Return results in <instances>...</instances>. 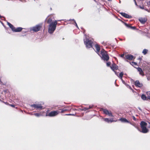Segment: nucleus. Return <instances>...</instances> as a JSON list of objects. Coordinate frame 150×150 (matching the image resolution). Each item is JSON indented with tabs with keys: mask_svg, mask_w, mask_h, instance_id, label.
<instances>
[{
	"mask_svg": "<svg viewBox=\"0 0 150 150\" xmlns=\"http://www.w3.org/2000/svg\"><path fill=\"white\" fill-rule=\"evenodd\" d=\"M57 24V21L55 20L54 22L49 24L48 27V32L49 33L51 34L54 32L56 29Z\"/></svg>",
	"mask_w": 150,
	"mask_h": 150,
	"instance_id": "nucleus-1",
	"label": "nucleus"
},
{
	"mask_svg": "<svg viewBox=\"0 0 150 150\" xmlns=\"http://www.w3.org/2000/svg\"><path fill=\"white\" fill-rule=\"evenodd\" d=\"M140 125L142 129V130L141 131L139 129V130H138L140 132H142L144 133H146L148 132L149 130L148 129L146 128V126L147 125V123H146L143 121H142L141 122ZM138 127L139 129V128Z\"/></svg>",
	"mask_w": 150,
	"mask_h": 150,
	"instance_id": "nucleus-2",
	"label": "nucleus"
},
{
	"mask_svg": "<svg viewBox=\"0 0 150 150\" xmlns=\"http://www.w3.org/2000/svg\"><path fill=\"white\" fill-rule=\"evenodd\" d=\"M101 56L99 55L101 57L102 59L104 61H107L109 59V56L107 54L106 52L104 50H102L100 51Z\"/></svg>",
	"mask_w": 150,
	"mask_h": 150,
	"instance_id": "nucleus-3",
	"label": "nucleus"
},
{
	"mask_svg": "<svg viewBox=\"0 0 150 150\" xmlns=\"http://www.w3.org/2000/svg\"><path fill=\"white\" fill-rule=\"evenodd\" d=\"M84 42L87 48H90L92 47L93 41L89 40L88 38H87L86 36H85V38H84Z\"/></svg>",
	"mask_w": 150,
	"mask_h": 150,
	"instance_id": "nucleus-4",
	"label": "nucleus"
},
{
	"mask_svg": "<svg viewBox=\"0 0 150 150\" xmlns=\"http://www.w3.org/2000/svg\"><path fill=\"white\" fill-rule=\"evenodd\" d=\"M119 120H120L121 122H127V123H129L130 124L134 126V127H136V128H137L138 130H139V128L136 124L135 125L134 124H132V123H131V122H130L126 118H123V117L121 118Z\"/></svg>",
	"mask_w": 150,
	"mask_h": 150,
	"instance_id": "nucleus-5",
	"label": "nucleus"
},
{
	"mask_svg": "<svg viewBox=\"0 0 150 150\" xmlns=\"http://www.w3.org/2000/svg\"><path fill=\"white\" fill-rule=\"evenodd\" d=\"M59 111H51L49 114H47L46 115V116H49L50 117H54L57 115L59 113Z\"/></svg>",
	"mask_w": 150,
	"mask_h": 150,
	"instance_id": "nucleus-6",
	"label": "nucleus"
},
{
	"mask_svg": "<svg viewBox=\"0 0 150 150\" xmlns=\"http://www.w3.org/2000/svg\"><path fill=\"white\" fill-rule=\"evenodd\" d=\"M30 106L31 107L36 109H39L40 110H41L42 109V106L41 105V104H35L31 105Z\"/></svg>",
	"mask_w": 150,
	"mask_h": 150,
	"instance_id": "nucleus-7",
	"label": "nucleus"
},
{
	"mask_svg": "<svg viewBox=\"0 0 150 150\" xmlns=\"http://www.w3.org/2000/svg\"><path fill=\"white\" fill-rule=\"evenodd\" d=\"M41 27V25H38L35 26L33 27L32 28V30L35 32H38L39 31Z\"/></svg>",
	"mask_w": 150,
	"mask_h": 150,
	"instance_id": "nucleus-8",
	"label": "nucleus"
},
{
	"mask_svg": "<svg viewBox=\"0 0 150 150\" xmlns=\"http://www.w3.org/2000/svg\"><path fill=\"white\" fill-rule=\"evenodd\" d=\"M110 68L112 70L115 71V70H117L118 69V67L115 64H112L111 66H110Z\"/></svg>",
	"mask_w": 150,
	"mask_h": 150,
	"instance_id": "nucleus-9",
	"label": "nucleus"
},
{
	"mask_svg": "<svg viewBox=\"0 0 150 150\" xmlns=\"http://www.w3.org/2000/svg\"><path fill=\"white\" fill-rule=\"evenodd\" d=\"M120 14L126 18H130L132 17V16H131L127 14L124 13H120Z\"/></svg>",
	"mask_w": 150,
	"mask_h": 150,
	"instance_id": "nucleus-10",
	"label": "nucleus"
},
{
	"mask_svg": "<svg viewBox=\"0 0 150 150\" xmlns=\"http://www.w3.org/2000/svg\"><path fill=\"white\" fill-rule=\"evenodd\" d=\"M126 58L127 59L131 60L134 58V56L131 54H128L125 56Z\"/></svg>",
	"mask_w": 150,
	"mask_h": 150,
	"instance_id": "nucleus-11",
	"label": "nucleus"
},
{
	"mask_svg": "<svg viewBox=\"0 0 150 150\" xmlns=\"http://www.w3.org/2000/svg\"><path fill=\"white\" fill-rule=\"evenodd\" d=\"M140 22L142 23H144L147 21L146 19L145 18H141L139 19Z\"/></svg>",
	"mask_w": 150,
	"mask_h": 150,
	"instance_id": "nucleus-12",
	"label": "nucleus"
},
{
	"mask_svg": "<svg viewBox=\"0 0 150 150\" xmlns=\"http://www.w3.org/2000/svg\"><path fill=\"white\" fill-rule=\"evenodd\" d=\"M95 47L96 50V52L99 55H100L99 52L100 49L99 46L98 44H96Z\"/></svg>",
	"mask_w": 150,
	"mask_h": 150,
	"instance_id": "nucleus-13",
	"label": "nucleus"
},
{
	"mask_svg": "<svg viewBox=\"0 0 150 150\" xmlns=\"http://www.w3.org/2000/svg\"><path fill=\"white\" fill-rule=\"evenodd\" d=\"M135 85L136 86H137L139 87H140L143 86L142 84L141 83L138 81H136Z\"/></svg>",
	"mask_w": 150,
	"mask_h": 150,
	"instance_id": "nucleus-14",
	"label": "nucleus"
},
{
	"mask_svg": "<svg viewBox=\"0 0 150 150\" xmlns=\"http://www.w3.org/2000/svg\"><path fill=\"white\" fill-rule=\"evenodd\" d=\"M22 29V28L21 27H18L16 28H15L14 29L13 31L14 32H19L21 31Z\"/></svg>",
	"mask_w": 150,
	"mask_h": 150,
	"instance_id": "nucleus-15",
	"label": "nucleus"
},
{
	"mask_svg": "<svg viewBox=\"0 0 150 150\" xmlns=\"http://www.w3.org/2000/svg\"><path fill=\"white\" fill-rule=\"evenodd\" d=\"M93 107V105H91L89 106L88 107H84L83 108L82 110H84L85 111L89 109H91V108H92Z\"/></svg>",
	"mask_w": 150,
	"mask_h": 150,
	"instance_id": "nucleus-16",
	"label": "nucleus"
},
{
	"mask_svg": "<svg viewBox=\"0 0 150 150\" xmlns=\"http://www.w3.org/2000/svg\"><path fill=\"white\" fill-rule=\"evenodd\" d=\"M52 16H51L48 19L47 22L49 24H50L51 23L53 22H52Z\"/></svg>",
	"mask_w": 150,
	"mask_h": 150,
	"instance_id": "nucleus-17",
	"label": "nucleus"
},
{
	"mask_svg": "<svg viewBox=\"0 0 150 150\" xmlns=\"http://www.w3.org/2000/svg\"><path fill=\"white\" fill-rule=\"evenodd\" d=\"M8 25L9 26V27L11 28L12 30L13 31L14 29H15V28L14 27L13 25L11 24L10 23L7 22V23Z\"/></svg>",
	"mask_w": 150,
	"mask_h": 150,
	"instance_id": "nucleus-18",
	"label": "nucleus"
},
{
	"mask_svg": "<svg viewBox=\"0 0 150 150\" xmlns=\"http://www.w3.org/2000/svg\"><path fill=\"white\" fill-rule=\"evenodd\" d=\"M141 98L143 100H147L148 98H147L146 96L144 94H142L141 96Z\"/></svg>",
	"mask_w": 150,
	"mask_h": 150,
	"instance_id": "nucleus-19",
	"label": "nucleus"
},
{
	"mask_svg": "<svg viewBox=\"0 0 150 150\" xmlns=\"http://www.w3.org/2000/svg\"><path fill=\"white\" fill-rule=\"evenodd\" d=\"M137 70L138 71H139V74H140L142 75L143 74V72L141 68H138L137 69Z\"/></svg>",
	"mask_w": 150,
	"mask_h": 150,
	"instance_id": "nucleus-20",
	"label": "nucleus"
},
{
	"mask_svg": "<svg viewBox=\"0 0 150 150\" xmlns=\"http://www.w3.org/2000/svg\"><path fill=\"white\" fill-rule=\"evenodd\" d=\"M123 73L122 72H121L119 74V75H118V76L121 79H122V77L123 75Z\"/></svg>",
	"mask_w": 150,
	"mask_h": 150,
	"instance_id": "nucleus-21",
	"label": "nucleus"
},
{
	"mask_svg": "<svg viewBox=\"0 0 150 150\" xmlns=\"http://www.w3.org/2000/svg\"><path fill=\"white\" fill-rule=\"evenodd\" d=\"M37 117H39L42 115V114L39 113H35L33 114Z\"/></svg>",
	"mask_w": 150,
	"mask_h": 150,
	"instance_id": "nucleus-22",
	"label": "nucleus"
},
{
	"mask_svg": "<svg viewBox=\"0 0 150 150\" xmlns=\"http://www.w3.org/2000/svg\"><path fill=\"white\" fill-rule=\"evenodd\" d=\"M69 20H72V21H74V23H72V24L75 25L76 27L77 28H79V27L77 25L74 19H73L72 20L70 19Z\"/></svg>",
	"mask_w": 150,
	"mask_h": 150,
	"instance_id": "nucleus-23",
	"label": "nucleus"
},
{
	"mask_svg": "<svg viewBox=\"0 0 150 150\" xmlns=\"http://www.w3.org/2000/svg\"><path fill=\"white\" fill-rule=\"evenodd\" d=\"M60 110H61V111L59 112V113L60 112L63 113V112H64L65 111L68 110L67 109H65V108L62 109H61Z\"/></svg>",
	"mask_w": 150,
	"mask_h": 150,
	"instance_id": "nucleus-24",
	"label": "nucleus"
},
{
	"mask_svg": "<svg viewBox=\"0 0 150 150\" xmlns=\"http://www.w3.org/2000/svg\"><path fill=\"white\" fill-rule=\"evenodd\" d=\"M103 113L105 114H107L108 112L109 111L107 109H103Z\"/></svg>",
	"mask_w": 150,
	"mask_h": 150,
	"instance_id": "nucleus-25",
	"label": "nucleus"
},
{
	"mask_svg": "<svg viewBox=\"0 0 150 150\" xmlns=\"http://www.w3.org/2000/svg\"><path fill=\"white\" fill-rule=\"evenodd\" d=\"M148 52V50L146 49H144L143 51H142V53H143L144 54H146V53H147Z\"/></svg>",
	"mask_w": 150,
	"mask_h": 150,
	"instance_id": "nucleus-26",
	"label": "nucleus"
},
{
	"mask_svg": "<svg viewBox=\"0 0 150 150\" xmlns=\"http://www.w3.org/2000/svg\"><path fill=\"white\" fill-rule=\"evenodd\" d=\"M108 115L109 116L113 117V115H112L111 112L109 111L106 114Z\"/></svg>",
	"mask_w": 150,
	"mask_h": 150,
	"instance_id": "nucleus-27",
	"label": "nucleus"
},
{
	"mask_svg": "<svg viewBox=\"0 0 150 150\" xmlns=\"http://www.w3.org/2000/svg\"><path fill=\"white\" fill-rule=\"evenodd\" d=\"M125 25L128 28H130L131 25H130L129 24H127L125 23H124Z\"/></svg>",
	"mask_w": 150,
	"mask_h": 150,
	"instance_id": "nucleus-28",
	"label": "nucleus"
},
{
	"mask_svg": "<svg viewBox=\"0 0 150 150\" xmlns=\"http://www.w3.org/2000/svg\"><path fill=\"white\" fill-rule=\"evenodd\" d=\"M104 120L105 122H107L108 123H109L110 122V120L108 118H105L104 119Z\"/></svg>",
	"mask_w": 150,
	"mask_h": 150,
	"instance_id": "nucleus-29",
	"label": "nucleus"
},
{
	"mask_svg": "<svg viewBox=\"0 0 150 150\" xmlns=\"http://www.w3.org/2000/svg\"><path fill=\"white\" fill-rule=\"evenodd\" d=\"M130 63L133 66H134V65H137V63L135 62H132L131 63L130 62Z\"/></svg>",
	"mask_w": 150,
	"mask_h": 150,
	"instance_id": "nucleus-30",
	"label": "nucleus"
},
{
	"mask_svg": "<svg viewBox=\"0 0 150 150\" xmlns=\"http://www.w3.org/2000/svg\"><path fill=\"white\" fill-rule=\"evenodd\" d=\"M106 64H107V66L108 67H109V66H110L111 63L110 62H108Z\"/></svg>",
	"mask_w": 150,
	"mask_h": 150,
	"instance_id": "nucleus-31",
	"label": "nucleus"
},
{
	"mask_svg": "<svg viewBox=\"0 0 150 150\" xmlns=\"http://www.w3.org/2000/svg\"><path fill=\"white\" fill-rule=\"evenodd\" d=\"M132 30H135L136 29V27L135 26H131L130 28Z\"/></svg>",
	"mask_w": 150,
	"mask_h": 150,
	"instance_id": "nucleus-32",
	"label": "nucleus"
},
{
	"mask_svg": "<svg viewBox=\"0 0 150 150\" xmlns=\"http://www.w3.org/2000/svg\"><path fill=\"white\" fill-rule=\"evenodd\" d=\"M116 121L113 120L112 118L110 119V122H115Z\"/></svg>",
	"mask_w": 150,
	"mask_h": 150,
	"instance_id": "nucleus-33",
	"label": "nucleus"
},
{
	"mask_svg": "<svg viewBox=\"0 0 150 150\" xmlns=\"http://www.w3.org/2000/svg\"><path fill=\"white\" fill-rule=\"evenodd\" d=\"M74 115V114H66L65 115Z\"/></svg>",
	"mask_w": 150,
	"mask_h": 150,
	"instance_id": "nucleus-34",
	"label": "nucleus"
},
{
	"mask_svg": "<svg viewBox=\"0 0 150 150\" xmlns=\"http://www.w3.org/2000/svg\"><path fill=\"white\" fill-rule=\"evenodd\" d=\"M139 6L140 8H141L142 9H144V6Z\"/></svg>",
	"mask_w": 150,
	"mask_h": 150,
	"instance_id": "nucleus-35",
	"label": "nucleus"
},
{
	"mask_svg": "<svg viewBox=\"0 0 150 150\" xmlns=\"http://www.w3.org/2000/svg\"><path fill=\"white\" fill-rule=\"evenodd\" d=\"M121 80H122V82L125 85H126V83L125 82V81L123 80L122 79H121Z\"/></svg>",
	"mask_w": 150,
	"mask_h": 150,
	"instance_id": "nucleus-36",
	"label": "nucleus"
},
{
	"mask_svg": "<svg viewBox=\"0 0 150 150\" xmlns=\"http://www.w3.org/2000/svg\"><path fill=\"white\" fill-rule=\"evenodd\" d=\"M144 9L146 11H147V12H150V10H149L148 9H144Z\"/></svg>",
	"mask_w": 150,
	"mask_h": 150,
	"instance_id": "nucleus-37",
	"label": "nucleus"
},
{
	"mask_svg": "<svg viewBox=\"0 0 150 150\" xmlns=\"http://www.w3.org/2000/svg\"><path fill=\"white\" fill-rule=\"evenodd\" d=\"M134 3H135V5L136 6H137V2H136V0H134Z\"/></svg>",
	"mask_w": 150,
	"mask_h": 150,
	"instance_id": "nucleus-38",
	"label": "nucleus"
},
{
	"mask_svg": "<svg viewBox=\"0 0 150 150\" xmlns=\"http://www.w3.org/2000/svg\"><path fill=\"white\" fill-rule=\"evenodd\" d=\"M114 72H115V74L116 75L118 76V73L116 71H115Z\"/></svg>",
	"mask_w": 150,
	"mask_h": 150,
	"instance_id": "nucleus-39",
	"label": "nucleus"
},
{
	"mask_svg": "<svg viewBox=\"0 0 150 150\" xmlns=\"http://www.w3.org/2000/svg\"><path fill=\"white\" fill-rule=\"evenodd\" d=\"M148 123H149V125H148V127L150 128V123L149 122Z\"/></svg>",
	"mask_w": 150,
	"mask_h": 150,
	"instance_id": "nucleus-40",
	"label": "nucleus"
},
{
	"mask_svg": "<svg viewBox=\"0 0 150 150\" xmlns=\"http://www.w3.org/2000/svg\"><path fill=\"white\" fill-rule=\"evenodd\" d=\"M124 54H122L121 55L120 57H123L124 56Z\"/></svg>",
	"mask_w": 150,
	"mask_h": 150,
	"instance_id": "nucleus-41",
	"label": "nucleus"
},
{
	"mask_svg": "<svg viewBox=\"0 0 150 150\" xmlns=\"http://www.w3.org/2000/svg\"><path fill=\"white\" fill-rule=\"evenodd\" d=\"M133 119L134 120H136V118H135V117L134 116H133Z\"/></svg>",
	"mask_w": 150,
	"mask_h": 150,
	"instance_id": "nucleus-42",
	"label": "nucleus"
},
{
	"mask_svg": "<svg viewBox=\"0 0 150 150\" xmlns=\"http://www.w3.org/2000/svg\"><path fill=\"white\" fill-rule=\"evenodd\" d=\"M138 109L140 110L141 111H142V110L141 109V108L139 107H138Z\"/></svg>",
	"mask_w": 150,
	"mask_h": 150,
	"instance_id": "nucleus-43",
	"label": "nucleus"
},
{
	"mask_svg": "<svg viewBox=\"0 0 150 150\" xmlns=\"http://www.w3.org/2000/svg\"><path fill=\"white\" fill-rule=\"evenodd\" d=\"M10 106L12 107H14V105H10Z\"/></svg>",
	"mask_w": 150,
	"mask_h": 150,
	"instance_id": "nucleus-44",
	"label": "nucleus"
},
{
	"mask_svg": "<svg viewBox=\"0 0 150 150\" xmlns=\"http://www.w3.org/2000/svg\"><path fill=\"white\" fill-rule=\"evenodd\" d=\"M139 59L140 60H141L142 59L141 58H139Z\"/></svg>",
	"mask_w": 150,
	"mask_h": 150,
	"instance_id": "nucleus-45",
	"label": "nucleus"
},
{
	"mask_svg": "<svg viewBox=\"0 0 150 150\" xmlns=\"http://www.w3.org/2000/svg\"><path fill=\"white\" fill-rule=\"evenodd\" d=\"M149 5H150V1H149Z\"/></svg>",
	"mask_w": 150,
	"mask_h": 150,
	"instance_id": "nucleus-46",
	"label": "nucleus"
},
{
	"mask_svg": "<svg viewBox=\"0 0 150 150\" xmlns=\"http://www.w3.org/2000/svg\"><path fill=\"white\" fill-rule=\"evenodd\" d=\"M108 1H111V0H108Z\"/></svg>",
	"mask_w": 150,
	"mask_h": 150,
	"instance_id": "nucleus-47",
	"label": "nucleus"
},
{
	"mask_svg": "<svg viewBox=\"0 0 150 150\" xmlns=\"http://www.w3.org/2000/svg\"><path fill=\"white\" fill-rule=\"evenodd\" d=\"M1 15H0V18H1Z\"/></svg>",
	"mask_w": 150,
	"mask_h": 150,
	"instance_id": "nucleus-48",
	"label": "nucleus"
},
{
	"mask_svg": "<svg viewBox=\"0 0 150 150\" xmlns=\"http://www.w3.org/2000/svg\"><path fill=\"white\" fill-rule=\"evenodd\" d=\"M126 61H127V62H128V61L127 60Z\"/></svg>",
	"mask_w": 150,
	"mask_h": 150,
	"instance_id": "nucleus-49",
	"label": "nucleus"
},
{
	"mask_svg": "<svg viewBox=\"0 0 150 150\" xmlns=\"http://www.w3.org/2000/svg\"><path fill=\"white\" fill-rule=\"evenodd\" d=\"M94 1H95L96 0H94Z\"/></svg>",
	"mask_w": 150,
	"mask_h": 150,
	"instance_id": "nucleus-50",
	"label": "nucleus"
}]
</instances>
